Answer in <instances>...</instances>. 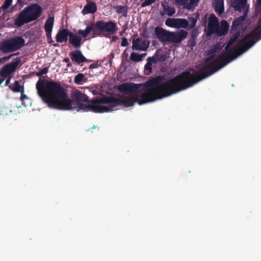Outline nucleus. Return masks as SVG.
Listing matches in <instances>:
<instances>
[{
	"instance_id": "nucleus-1",
	"label": "nucleus",
	"mask_w": 261,
	"mask_h": 261,
	"mask_svg": "<svg viewBox=\"0 0 261 261\" xmlns=\"http://www.w3.org/2000/svg\"><path fill=\"white\" fill-rule=\"evenodd\" d=\"M165 80V75H158L144 84L124 83L119 85L117 89L120 93L130 94L128 96L115 97L104 95L90 100L80 90L71 94L72 99L68 98L67 90L59 82L47 81L44 82L39 80L36 84V89L43 102L50 108L102 113L111 111L119 106L129 107L135 102L142 105L181 91V73Z\"/></svg>"
},
{
	"instance_id": "nucleus-2",
	"label": "nucleus",
	"mask_w": 261,
	"mask_h": 261,
	"mask_svg": "<svg viewBox=\"0 0 261 261\" xmlns=\"http://www.w3.org/2000/svg\"><path fill=\"white\" fill-rule=\"evenodd\" d=\"M25 43L24 39L20 36L6 39L0 42V50L3 53L15 51L22 46Z\"/></svg>"
},
{
	"instance_id": "nucleus-3",
	"label": "nucleus",
	"mask_w": 261,
	"mask_h": 261,
	"mask_svg": "<svg viewBox=\"0 0 261 261\" xmlns=\"http://www.w3.org/2000/svg\"><path fill=\"white\" fill-rule=\"evenodd\" d=\"M94 36L99 35L100 33H108L109 35H113L118 30L116 23L113 21L98 20L94 23Z\"/></svg>"
},
{
	"instance_id": "nucleus-4",
	"label": "nucleus",
	"mask_w": 261,
	"mask_h": 261,
	"mask_svg": "<svg viewBox=\"0 0 261 261\" xmlns=\"http://www.w3.org/2000/svg\"><path fill=\"white\" fill-rule=\"evenodd\" d=\"M24 9L31 21L37 20L42 13V7L37 4H31Z\"/></svg>"
},
{
	"instance_id": "nucleus-5",
	"label": "nucleus",
	"mask_w": 261,
	"mask_h": 261,
	"mask_svg": "<svg viewBox=\"0 0 261 261\" xmlns=\"http://www.w3.org/2000/svg\"><path fill=\"white\" fill-rule=\"evenodd\" d=\"M137 35H134L132 37V49L136 50L146 51L149 47V42L146 40H142L141 38L137 37Z\"/></svg>"
},
{
	"instance_id": "nucleus-6",
	"label": "nucleus",
	"mask_w": 261,
	"mask_h": 261,
	"mask_svg": "<svg viewBox=\"0 0 261 261\" xmlns=\"http://www.w3.org/2000/svg\"><path fill=\"white\" fill-rule=\"evenodd\" d=\"M188 32L184 30L178 32H170L168 42L173 43H180L187 38Z\"/></svg>"
},
{
	"instance_id": "nucleus-7",
	"label": "nucleus",
	"mask_w": 261,
	"mask_h": 261,
	"mask_svg": "<svg viewBox=\"0 0 261 261\" xmlns=\"http://www.w3.org/2000/svg\"><path fill=\"white\" fill-rule=\"evenodd\" d=\"M218 28L219 22L217 17L214 14H211L207 24V35H211L215 34Z\"/></svg>"
},
{
	"instance_id": "nucleus-8",
	"label": "nucleus",
	"mask_w": 261,
	"mask_h": 261,
	"mask_svg": "<svg viewBox=\"0 0 261 261\" xmlns=\"http://www.w3.org/2000/svg\"><path fill=\"white\" fill-rule=\"evenodd\" d=\"M170 32L167 31L162 28L156 27L154 30V38H157L162 43L168 42Z\"/></svg>"
},
{
	"instance_id": "nucleus-9",
	"label": "nucleus",
	"mask_w": 261,
	"mask_h": 261,
	"mask_svg": "<svg viewBox=\"0 0 261 261\" xmlns=\"http://www.w3.org/2000/svg\"><path fill=\"white\" fill-rule=\"evenodd\" d=\"M30 22L32 21L30 20L25 9L19 13L17 17L14 20V24L17 27L22 26L24 24Z\"/></svg>"
},
{
	"instance_id": "nucleus-10",
	"label": "nucleus",
	"mask_w": 261,
	"mask_h": 261,
	"mask_svg": "<svg viewBox=\"0 0 261 261\" xmlns=\"http://www.w3.org/2000/svg\"><path fill=\"white\" fill-rule=\"evenodd\" d=\"M30 22L32 21L30 20L25 9L19 13L17 17L14 20V24L17 27L22 26L24 24Z\"/></svg>"
},
{
	"instance_id": "nucleus-11",
	"label": "nucleus",
	"mask_w": 261,
	"mask_h": 261,
	"mask_svg": "<svg viewBox=\"0 0 261 261\" xmlns=\"http://www.w3.org/2000/svg\"><path fill=\"white\" fill-rule=\"evenodd\" d=\"M200 0H175L177 5L182 6L184 8L193 10L198 5Z\"/></svg>"
},
{
	"instance_id": "nucleus-12",
	"label": "nucleus",
	"mask_w": 261,
	"mask_h": 261,
	"mask_svg": "<svg viewBox=\"0 0 261 261\" xmlns=\"http://www.w3.org/2000/svg\"><path fill=\"white\" fill-rule=\"evenodd\" d=\"M69 56L72 61L75 62L77 64H80L84 62H91V60H89L86 58L82 54V52L79 50H75L71 52Z\"/></svg>"
},
{
	"instance_id": "nucleus-13",
	"label": "nucleus",
	"mask_w": 261,
	"mask_h": 261,
	"mask_svg": "<svg viewBox=\"0 0 261 261\" xmlns=\"http://www.w3.org/2000/svg\"><path fill=\"white\" fill-rule=\"evenodd\" d=\"M70 32L67 29H60L56 36V40L58 43L66 42L68 37H70Z\"/></svg>"
},
{
	"instance_id": "nucleus-14",
	"label": "nucleus",
	"mask_w": 261,
	"mask_h": 261,
	"mask_svg": "<svg viewBox=\"0 0 261 261\" xmlns=\"http://www.w3.org/2000/svg\"><path fill=\"white\" fill-rule=\"evenodd\" d=\"M82 37L77 34H74L72 32L70 33L69 38V42L76 48L81 47L82 44Z\"/></svg>"
},
{
	"instance_id": "nucleus-15",
	"label": "nucleus",
	"mask_w": 261,
	"mask_h": 261,
	"mask_svg": "<svg viewBox=\"0 0 261 261\" xmlns=\"http://www.w3.org/2000/svg\"><path fill=\"white\" fill-rule=\"evenodd\" d=\"M20 62L19 58H16L14 62L6 65L3 69V73L10 74L14 72L17 68L18 64Z\"/></svg>"
},
{
	"instance_id": "nucleus-16",
	"label": "nucleus",
	"mask_w": 261,
	"mask_h": 261,
	"mask_svg": "<svg viewBox=\"0 0 261 261\" xmlns=\"http://www.w3.org/2000/svg\"><path fill=\"white\" fill-rule=\"evenodd\" d=\"M229 27V25L226 20H222L215 34L219 37L226 35L228 33Z\"/></svg>"
},
{
	"instance_id": "nucleus-17",
	"label": "nucleus",
	"mask_w": 261,
	"mask_h": 261,
	"mask_svg": "<svg viewBox=\"0 0 261 261\" xmlns=\"http://www.w3.org/2000/svg\"><path fill=\"white\" fill-rule=\"evenodd\" d=\"M247 0H233L231 4L235 11L242 12L245 9Z\"/></svg>"
},
{
	"instance_id": "nucleus-18",
	"label": "nucleus",
	"mask_w": 261,
	"mask_h": 261,
	"mask_svg": "<svg viewBox=\"0 0 261 261\" xmlns=\"http://www.w3.org/2000/svg\"><path fill=\"white\" fill-rule=\"evenodd\" d=\"M97 11V6L96 4L93 2H89L86 5L83 10V14H93Z\"/></svg>"
},
{
	"instance_id": "nucleus-19",
	"label": "nucleus",
	"mask_w": 261,
	"mask_h": 261,
	"mask_svg": "<svg viewBox=\"0 0 261 261\" xmlns=\"http://www.w3.org/2000/svg\"><path fill=\"white\" fill-rule=\"evenodd\" d=\"M147 63L145 64L144 67V72L145 74L149 75L152 71V64L155 63L156 62V60L154 57H148L147 59Z\"/></svg>"
},
{
	"instance_id": "nucleus-20",
	"label": "nucleus",
	"mask_w": 261,
	"mask_h": 261,
	"mask_svg": "<svg viewBox=\"0 0 261 261\" xmlns=\"http://www.w3.org/2000/svg\"><path fill=\"white\" fill-rule=\"evenodd\" d=\"M54 23V16H49L45 21L44 24V30L45 33H52Z\"/></svg>"
},
{
	"instance_id": "nucleus-21",
	"label": "nucleus",
	"mask_w": 261,
	"mask_h": 261,
	"mask_svg": "<svg viewBox=\"0 0 261 261\" xmlns=\"http://www.w3.org/2000/svg\"><path fill=\"white\" fill-rule=\"evenodd\" d=\"M244 20V18L240 16L234 19L232 21L231 29V33H233L238 31V28L242 24L243 21Z\"/></svg>"
},
{
	"instance_id": "nucleus-22",
	"label": "nucleus",
	"mask_w": 261,
	"mask_h": 261,
	"mask_svg": "<svg viewBox=\"0 0 261 261\" xmlns=\"http://www.w3.org/2000/svg\"><path fill=\"white\" fill-rule=\"evenodd\" d=\"M94 23L91 25H87L85 30H79L77 32V34L82 35V37L86 38L88 35L92 31L93 34L94 35Z\"/></svg>"
},
{
	"instance_id": "nucleus-23",
	"label": "nucleus",
	"mask_w": 261,
	"mask_h": 261,
	"mask_svg": "<svg viewBox=\"0 0 261 261\" xmlns=\"http://www.w3.org/2000/svg\"><path fill=\"white\" fill-rule=\"evenodd\" d=\"M214 8L216 13L219 15H221L224 10L223 0H218L214 4Z\"/></svg>"
},
{
	"instance_id": "nucleus-24",
	"label": "nucleus",
	"mask_w": 261,
	"mask_h": 261,
	"mask_svg": "<svg viewBox=\"0 0 261 261\" xmlns=\"http://www.w3.org/2000/svg\"><path fill=\"white\" fill-rule=\"evenodd\" d=\"M146 55V53L138 54L136 53L133 52L130 54L129 59L133 62H139L142 61L143 60V58Z\"/></svg>"
},
{
	"instance_id": "nucleus-25",
	"label": "nucleus",
	"mask_w": 261,
	"mask_h": 261,
	"mask_svg": "<svg viewBox=\"0 0 261 261\" xmlns=\"http://www.w3.org/2000/svg\"><path fill=\"white\" fill-rule=\"evenodd\" d=\"M87 81V79L84 74L81 73L77 74L74 78V82L77 85H82L86 83Z\"/></svg>"
},
{
	"instance_id": "nucleus-26",
	"label": "nucleus",
	"mask_w": 261,
	"mask_h": 261,
	"mask_svg": "<svg viewBox=\"0 0 261 261\" xmlns=\"http://www.w3.org/2000/svg\"><path fill=\"white\" fill-rule=\"evenodd\" d=\"M232 34V36L229 40L228 42L227 43L226 46L225 48L226 50H228L230 47L233 44V43L237 40L239 36V31H237L236 32H233Z\"/></svg>"
},
{
	"instance_id": "nucleus-27",
	"label": "nucleus",
	"mask_w": 261,
	"mask_h": 261,
	"mask_svg": "<svg viewBox=\"0 0 261 261\" xmlns=\"http://www.w3.org/2000/svg\"><path fill=\"white\" fill-rule=\"evenodd\" d=\"M162 6L164 12L168 16H171L175 13L176 11L174 7H171L163 4H162Z\"/></svg>"
},
{
	"instance_id": "nucleus-28",
	"label": "nucleus",
	"mask_w": 261,
	"mask_h": 261,
	"mask_svg": "<svg viewBox=\"0 0 261 261\" xmlns=\"http://www.w3.org/2000/svg\"><path fill=\"white\" fill-rule=\"evenodd\" d=\"M10 88L14 92L24 93L23 88L20 85L17 81H15L14 84L10 86Z\"/></svg>"
},
{
	"instance_id": "nucleus-29",
	"label": "nucleus",
	"mask_w": 261,
	"mask_h": 261,
	"mask_svg": "<svg viewBox=\"0 0 261 261\" xmlns=\"http://www.w3.org/2000/svg\"><path fill=\"white\" fill-rule=\"evenodd\" d=\"M116 11L118 13H123V15L125 17L127 16V6H117L116 8Z\"/></svg>"
},
{
	"instance_id": "nucleus-30",
	"label": "nucleus",
	"mask_w": 261,
	"mask_h": 261,
	"mask_svg": "<svg viewBox=\"0 0 261 261\" xmlns=\"http://www.w3.org/2000/svg\"><path fill=\"white\" fill-rule=\"evenodd\" d=\"M177 22H178V27L187 28L189 25V22L185 19H177Z\"/></svg>"
},
{
	"instance_id": "nucleus-31",
	"label": "nucleus",
	"mask_w": 261,
	"mask_h": 261,
	"mask_svg": "<svg viewBox=\"0 0 261 261\" xmlns=\"http://www.w3.org/2000/svg\"><path fill=\"white\" fill-rule=\"evenodd\" d=\"M176 22L177 19L168 18L166 20L165 24L169 27H175L177 25Z\"/></svg>"
},
{
	"instance_id": "nucleus-32",
	"label": "nucleus",
	"mask_w": 261,
	"mask_h": 261,
	"mask_svg": "<svg viewBox=\"0 0 261 261\" xmlns=\"http://www.w3.org/2000/svg\"><path fill=\"white\" fill-rule=\"evenodd\" d=\"M144 1L141 3V7H145L146 6H150L153 4L155 0H143Z\"/></svg>"
},
{
	"instance_id": "nucleus-33",
	"label": "nucleus",
	"mask_w": 261,
	"mask_h": 261,
	"mask_svg": "<svg viewBox=\"0 0 261 261\" xmlns=\"http://www.w3.org/2000/svg\"><path fill=\"white\" fill-rule=\"evenodd\" d=\"M48 72V68H43L41 70L36 73L37 76H41L43 74H45Z\"/></svg>"
},
{
	"instance_id": "nucleus-34",
	"label": "nucleus",
	"mask_w": 261,
	"mask_h": 261,
	"mask_svg": "<svg viewBox=\"0 0 261 261\" xmlns=\"http://www.w3.org/2000/svg\"><path fill=\"white\" fill-rule=\"evenodd\" d=\"M190 24L189 25L190 28H191V29L193 28L196 24L197 20H196V19L192 17L190 20Z\"/></svg>"
},
{
	"instance_id": "nucleus-35",
	"label": "nucleus",
	"mask_w": 261,
	"mask_h": 261,
	"mask_svg": "<svg viewBox=\"0 0 261 261\" xmlns=\"http://www.w3.org/2000/svg\"><path fill=\"white\" fill-rule=\"evenodd\" d=\"M12 1L13 0H5L3 7L5 9L8 8L11 5Z\"/></svg>"
},
{
	"instance_id": "nucleus-36",
	"label": "nucleus",
	"mask_w": 261,
	"mask_h": 261,
	"mask_svg": "<svg viewBox=\"0 0 261 261\" xmlns=\"http://www.w3.org/2000/svg\"><path fill=\"white\" fill-rule=\"evenodd\" d=\"M46 37H47V40L48 43L52 44L54 42V41L53 40L51 37V33H46Z\"/></svg>"
},
{
	"instance_id": "nucleus-37",
	"label": "nucleus",
	"mask_w": 261,
	"mask_h": 261,
	"mask_svg": "<svg viewBox=\"0 0 261 261\" xmlns=\"http://www.w3.org/2000/svg\"><path fill=\"white\" fill-rule=\"evenodd\" d=\"M128 44L127 39L125 37H123L122 38V41L121 43V46L122 47H125L127 46Z\"/></svg>"
},
{
	"instance_id": "nucleus-38",
	"label": "nucleus",
	"mask_w": 261,
	"mask_h": 261,
	"mask_svg": "<svg viewBox=\"0 0 261 261\" xmlns=\"http://www.w3.org/2000/svg\"><path fill=\"white\" fill-rule=\"evenodd\" d=\"M188 45L190 46H195V41H194V39H190L189 41H188Z\"/></svg>"
},
{
	"instance_id": "nucleus-39",
	"label": "nucleus",
	"mask_w": 261,
	"mask_h": 261,
	"mask_svg": "<svg viewBox=\"0 0 261 261\" xmlns=\"http://www.w3.org/2000/svg\"><path fill=\"white\" fill-rule=\"evenodd\" d=\"M14 55H9L7 57H4L3 58H0V59H2L1 60V63L4 61H7V60H9L12 57V56H13Z\"/></svg>"
},
{
	"instance_id": "nucleus-40",
	"label": "nucleus",
	"mask_w": 261,
	"mask_h": 261,
	"mask_svg": "<svg viewBox=\"0 0 261 261\" xmlns=\"http://www.w3.org/2000/svg\"><path fill=\"white\" fill-rule=\"evenodd\" d=\"M63 61L67 64V67H70L71 66L70 63V60L68 58H66L64 59Z\"/></svg>"
},
{
	"instance_id": "nucleus-41",
	"label": "nucleus",
	"mask_w": 261,
	"mask_h": 261,
	"mask_svg": "<svg viewBox=\"0 0 261 261\" xmlns=\"http://www.w3.org/2000/svg\"><path fill=\"white\" fill-rule=\"evenodd\" d=\"M97 67H98L97 63H93V64H91L89 66V68L91 69L97 68Z\"/></svg>"
},
{
	"instance_id": "nucleus-42",
	"label": "nucleus",
	"mask_w": 261,
	"mask_h": 261,
	"mask_svg": "<svg viewBox=\"0 0 261 261\" xmlns=\"http://www.w3.org/2000/svg\"><path fill=\"white\" fill-rule=\"evenodd\" d=\"M165 59V56L164 55H162L160 56V58H159V60L161 61H163Z\"/></svg>"
},
{
	"instance_id": "nucleus-43",
	"label": "nucleus",
	"mask_w": 261,
	"mask_h": 261,
	"mask_svg": "<svg viewBox=\"0 0 261 261\" xmlns=\"http://www.w3.org/2000/svg\"><path fill=\"white\" fill-rule=\"evenodd\" d=\"M27 98H28L27 95L23 94V93H21V99L23 100L24 99H27Z\"/></svg>"
},
{
	"instance_id": "nucleus-44",
	"label": "nucleus",
	"mask_w": 261,
	"mask_h": 261,
	"mask_svg": "<svg viewBox=\"0 0 261 261\" xmlns=\"http://www.w3.org/2000/svg\"><path fill=\"white\" fill-rule=\"evenodd\" d=\"M256 5L258 7L261 6V0H256Z\"/></svg>"
},
{
	"instance_id": "nucleus-45",
	"label": "nucleus",
	"mask_w": 261,
	"mask_h": 261,
	"mask_svg": "<svg viewBox=\"0 0 261 261\" xmlns=\"http://www.w3.org/2000/svg\"><path fill=\"white\" fill-rule=\"evenodd\" d=\"M118 39V37L117 36H113L112 38V41H115Z\"/></svg>"
},
{
	"instance_id": "nucleus-46",
	"label": "nucleus",
	"mask_w": 261,
	"mask_h": 261,
	"mask_svg": "<svg viewBox=\"0 0 261 261\" xmlns=\"http://www.w3.org/2000/svg\"><path fill=\"white\" fill-rule=\"evenodd\" d=\"M10 79L9 78H8L7 80H6V85L8 84L10 82Z\"/></svg>"
},
{
	"instance_id": "nucleus-47",
	"label": "nucleus",
	"mask_w": 261,
	"mask_h": 261,
	"mask_svg": "<svg viewBox=\"0 0 261 261\" xmlns=\"http://www.w3.org/2000/svg\"><path fill=\"white\" fill-rule=\"evenodd\" d=\"M216 49H211V53L214 54L215 52H216Z\"/></svg>"
},
{
	"instance_id": "nucleus-48",
	"label": "nucleus",
	"mask_w": 261,
	"mask_h": 261,
	"mask_svg": "<svg viewBox=\"0 0 261 261\" xmlns=\"http://www.w3.org/2000/svg\"><path fill=\"white\" fill-rule=\"evenodd\" d=\"M53 46L55 47H58V46H59V44H57V43H55L53 44Z\"/></svg>"
},
{
	"instance_id": "nucleus-49",
	"label": "nucleus",
	"mask_w": 261,
	"mask_h": 261,
	"mask_svg": "<svg viewBox=\"0 0 261 261\" xmlns=\"http://www.w3.org/2000/svg\"><path fill=\"white\" fill-rule=\"evenodd\" d=\"M22 1H23V0H17V3H21Z\"/></svg>"
},
{
	"instance_id": "nucleus-50",
	"label": "nucleus",
	"mask_w": 261,
	"mask_h": 261,
	"mask_svg": "<svg viewBox=\"0 0 261 261\" xmlns=\"http://www.w3.org/2000/svg\"><path fill=\"white\" fill-rule=\"evenodd\" d=\"M122 34H123V32L120 33V35H121V36H122Z\"/></svg>"
},
{
	"instance_id": "nucleus-51",
	"label": "nucleus",
	"mask_w": 261,
	"mask_h": 261,
	"mask_svg": "<svg viewBox=\"0 0 261 261\" xmlns=\"http://www.w3.org/2000/svg\"><path fill=\"white\" fill-rule=\"evenodd\" d=\"M1 60H2V59H0V64L1 63Z\"/></svg>"
}]
</instances>
